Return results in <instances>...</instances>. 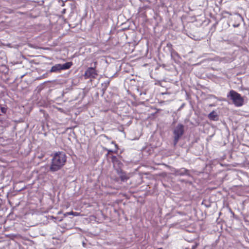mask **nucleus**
<instances>
[{
    "instance_id": "obj_10",
    "label": "nucleus",
    "mask_w": 249,
    "mask_h": 249,
    "mask_svg": "<svg viewBox=\"0 0 249 249\" xmlns=\"http://www.w3.org/2000/svg\"><path fill=\"white\" fill-rule=\"evenodd\" d=\"M117 174L119 175V177L122 181H126L129 178V177L122 170H121L120 172L117 173Z\"/></svg>"
},
{
    "instance_id": "obj_4",
    "label": "nucleus",
    "mask_w": 249,
    "mask_h": 249,
    "mask_svg": "<svg viewBox=\"0 0 249 249\" xmlns=\"http://www.w3.org/2000/svg\"><path fill=\"white\" fill-rule=\"evenodd\" d=\"M111 158L114 169L116 171L117 173L120 172L121 170H122V167L123 165V163L115 156H112Z\"/></svg>"
},
{
    "instance_id": "obj_17",
    "label": "nucleus",
    "mask_w": 249,
    "mask_h": 249,
    "mask_svg": "<svg viewBox=\"0 0 249 249\" xmlns=\"http://www.w3.org/2000/svg\"><path fill=\"white\" fill-rule=\"evenodd\" d=\"M209 106H210V107H213V105H212V104H211V105H209Z\"/></svg>"
},
{
    "instance_id": "obj_18",
    "label": "nucleus",
    "mask_w": 249,
    "mask_h": 249,
    "mask_svg": "<svg viewBox=\"0 0 249 249\" xmlns=\"http://www.w3.org/2000/svg\"><path fill=\"white\" fill-rule=\"evenodd\" d=\"M18 13H19V14H20L21 13H20V12H17V14H18Z\"/></svg>"
},
{
    "instance_id": "obj_15",
    "label": "nucleus",
    "mask_w": 249,
    "mask_h": 249,
    "mask_svg": "<svg viewBox=\"0 0 249 249\" xmlns=\"http://www.w3.org/2000/svg\"><path fill=\"white\" fill-rule=\"evenodd\" d=\"M109 82H108L107 83H105V89L108 86V85H109Z\"/></svg>"
},
{
    "instance_id": "obj_12",
    "label": "nucleus",
    "mask_w": 249,
    "mask_h": 249,
    "mask_svg": "<svg viewBox=\"0 0 249 249\" xmlns=\"http://www.w3.org/2000/svg\"><path fill=\"white\" fill-rule=\"evenodd\" d=\"M7 110V108L5 107H1L0 110L3 113H6Z\"/></svg>"
},
{
    "instance_id": "obj_8",
    "label": "nucleus",
    "mask_w": 249,
    "mask_h": 249,
    "mask_svg": "<svg viewBox=\"0 0 249 249\" xmlns=\"http://www.w3.org/2000/svg\"><path fill=\"white\" fill-rule=\"evenodd\" d=\"M61 70H62L61 64H58L53 66L51 69L50 70V71L51 72H57L60 71Z\"/></svg>"
},
{
    "instance_id": "obj_19",
    "label": "nucleus",
    "mask_w": 249,
    "mask_h": 249,
    "mask_svg": "<svg viewBox=\"0 0 249 249\" xmlns=\"http://www.w3.org/2000/svg\"><path fill=\"white\" fill-rule=\"evenodd\" d=\"M109 154H108V153L107 154L106 156H107Z\"/></svg>"
},
{
    "instance_id": "obj_2",
    "label": "nucleus",
    "mask_w": 249,
    "mask_h": 249,
    "mask_svg": "<svg viewBox=\"0 0 249 249\" xmlns=\"http://www.w3.org/2000/svg\"><path fill=\"white\" fill-rule=\"evenodd\" d=\"M185 132L184 125L182 124H178L173 130V145L175 147L179 140L181 138Z\"/></svg>"
},
{
    "instance_id": "obj_5",
    "label": "nucleus",
    "mask_w": 249,
    "mask_h": 249,
    "mask_svg": "<svg viewBox=\"0 0 249 249\" xmlns=\"http://www.w3.org/2000/svg\"><path fill=\"white\" fill-rule=\"evenodd\" d=\"M97 75L95 70L92 67H89L86 71L84 76L87 79L89 78H95Z\"/></svg>"
},
{
    "instance_id": "obj_9",
    "label": "nucleus",
    "mask_w": 249,
    "mask_h": 249,
    "mask_svg": "<svg viewBox=\"0 0 249 249\" xmlns=\"http://www.w3.org/2000/svg\"><path fill=\"white\" fill-rule=\"evenodd\" d=\"M208 118L209 119L213 121H217L218 119L217 114L215 111H213L209 114Z\"/></svg>"
},
{
    "instance_id": "obj_3",
    "label": "nucleus",
    "mask_w": 249,
    "mask_h": 249,
    "mask_svg": "<svg viewBox=\"0 0 249 249\" xmlns=\"http://www.w3.org/2000/svg\"><path fill=\"white\" fill-rule=\"evenodd\" d=\"M227 97L230 98L236 107H241L244 104V99L236 91L231 90L229 92Z\"/></svg>"
},
{
    "instance_id": "obj_14",
    "label": "nucleus",
    "mask_w": 249,
    "mask_h": 249,
    "mask_svg": "<svg viewBox=\"0 0 249 249\" xmlns=\"http://www.w3.org/2000/svg\"><path fill=\"white\" fill-rule=\"evenodd\" d=\"M105 150L107 151L108 154H110V153L113 152V151L112 150H110V149H108L107 148H105Z\"/></svg>"
},
{
    "instance_id": "obj_16",
    "label": "nucleus",
    "mask_w": 249,
    "mask_h": 249,
    "mask_svg": "<svg viewBox=\"0 0 249 249\" xmlns=\"http://www.w3.org/2000/svg\"><path fill=\"white\" fill-rule=\"evenodd\" d=\"M86 244L85 242H83L82 243V245H83V246L84 247H86Z\"/></svg>"
},
{
    "instance_id": "obj_13",
    "label": "nucleus",
    "mask_w": 249,
    "mask_h": 249,
    "mask_svg": "<svg viewBox=\"0 0 249 249\" xmlns=\"http://www.w3.org/2000/svg\"><path fill=\"white\" fill-rule=\"evenodd\" d=\"M69 215H73L74 216H77L78 215V213L77 212H71L68 213Z\"/></svg>"
},
{
    "instance_id": "obj_1",
    "label": "nucleus",
    "mask_w": 249,
    "mask_h": 249,
    "mask_svg": "<svg viewBox=\"0 0 249 249\" xmlns=\"http://www.w3.org/2000/svg\"><path fill=\"white\" fill-rule=\"evenodd\" d=\"M66 162V156L63 152H58L54 154L52 159L50 170L56 172L60 170Z\"/></svg>"
},
{
    "instance_id": "obj_11",
    "label": "nucleus",
    "mask_w": 249,
    "mask_h": 249,
    "mask_svg": "<svg viewBox=\"0 0 249 249\" xmlns=\"http://www.w3.org/2000/svg\"><path fill=\"white\" fill-rule=\"evenodd\" d=\"M72 62H67L64 64H61V69L62 70H67L71 68V67L72 66Z\"/></svg>"
},
{
    "instance_id": "obj_6",
    "label": "nucleus",
    "mask_w": 249,
    "mask_h": 249,
    "mask_svg": "<svg viewBox=\"0 0 249 249\" xmlns=\"http://www.w3.org/2000/svg\"><path fill=\"white\" fill-rule=\"evenodd\" d=\"M172 45L171 43H169L167 44V47H168L169 49V51L171 53V56L172 58L173 59H176V58H179V55L178 53L177 52H176L172 48Z\"/></svg>"
},
{
    "instance_id": "obj_7",
    "label": "nucleus",
    "mask_w": 249,
    "mask_h": 249,
    "mask_svg": "<svg viewBox=\"0 0 249 249\" xmlns=\"http://www.w3.org/2000/svg\"><path fill=\"white\" fill-rule=\"evenodd\" d=\"M175 175L176 176H183V175H187L188 176H191L189 171L185 168H181L178 170H176L175 171Z\"/></svg>"
}]
</instances>
